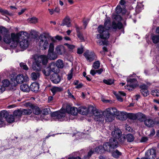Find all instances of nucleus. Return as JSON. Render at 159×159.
Segmentation results:
<instances>
[{
    "instance_id": "nucleus-36",
    "label": "nucleus",
    "mask_w": 159,
    "mask_h": 159,
    "mask_svg": "<svg viewBox=\"0 0 159 159\" xmlns=\"http://www.w3.org/2000/svg\"><path fill=\"white\" fill-rule=\"evenodd\" d=\"M57 68H62L64 66V63L63 61L62 60L58 59L56 63Z\"/></svg>"
},
{
    "instance_id": "nucleus-56",
    "label": "nucleus",
    "mask_w": 159,
    "mask_h": 159,
    "mask_svg": "<svg viewBox=\"0 0 159 159\" xmlns=\"http://www.w3.org/2000/svg\"><path fill=\"white\" fill-rule=\"evenodd\" d=\"M20 67L25 70H29V68L26 64H25L23 63H21L20 64Z\"/></svg>"
},
{
    "instance_id": "nucleus-6",
    "label": "nucleus",
    "mask_w": 159,
    "mask_h": 159,
    "mask_svg": "<svg viewBox=\"0 0 159 159\" xmlns=\"http://www.w3.org/2000/svg\"><path fill=\"white\" fill-rule=\"evenodd\" d=\"M10 78L12 82H15L16 81L17 83L18 84H22L24 82L27 81L28 80V79L25 78L23 74H20L16 76L15 73H13L11 74Z\"/></svg>"
},
{
    "instance_id": "nucleus-52",
    "label": "nucleus",
    "mask_w": 159,
    "mask_h": 159,
    "mask_svg": "<svg viewBox=\"0 0 159 159\" xmlns=\"http://www.w3.org/2000/svg\"><path fill=\"white\" fill-rule=\"evenodd\" d=\"M144 97H147L149 94V92L148 89L140 91Z\"/></svg>"
},
{
    "instance_id": "nucleus-14",
    "label": "nucleus",
    "mask_w": 159,
    "mask_h": 159,
    "mask_svg": "<svg viewBox=\"0 0 159 159\" xmlns=\"http://www.w3.org/2000/svg\"><path fill=\"white\" fill-rule=\"evenodd\" d=\"M2 83V85L0 86V92L1 93H2L3 91L5 90V87H8L11 85L12 84V83L11 84L9 80L7 79L3 80Z\"/></svg>"
},
{
    "instance_id": "nucleus-16",
    "label": "nucleus",
    "mask_w": 159,
    "mask_h": 159,
    "mask_svg": "<svg viewBox=\"0 0 159 159\" xmlns=\"http://www.w3.org/2000/svg\"><path fill=\"white\" fill-rule=\"evenodd\" d=\"M83 55L87 60L90 62L93 61L95 59V54L94 52H91L89 53L86 52L84 53Z\"/></svg>"
},
{
    "instance_id": "nucleus-45",
    "label": "nucleus",
    "mask_w": 159,
    "mask_h": 159,
    "mask_svg": "<svg viewBox=\"0 0 159 159\" xmlns=\"http://www.w3.org/2000/svg\"><path fill=\"white\" fill-rule=\"evenodd\" d=\"M22 115H29L32 113V110L30 109H24L22 110Z\"/></svg>"
},
{
    "instance_id": "nucleus-42",
    "label": "nucleus",
    "mask_w": 159,
    "mask_h": 159,
    "mask_svg": "<svg viewBox=\"0 0 159 159\" xmlns=\"http://www.w3.org/2000/svg\"><path fill=\"white\" fill-rule=\"evenodd\" d=\"M7 122L9 123H11L15 121V118L13 115H9L6 119Z\"/></svg>"
},
{
    "instance_id": "nucleus-26",
    "label": "nucleus",
    "mask_w": 159,
    "mask_h": 159,
    "mask_svg": "<svg viewBox=\"0 0 159 159\" xmlns=\"http://www.w3.org/2000/svg\"><path fill=\"white\" fill-rule=\"evenodd\" d=\"M111 19L110 17H108L107 19L105 20L104 23V27L105 29L107 30H110L111 28Z\"/></svg>"
},
{
    "instance_id": "nucleus-20",
    "label": "nucleus",
    "mask_w": 159,
    "mask_h": 159,
    "mask_svg": "<svg viewBox=\"0 0 159 159\" xmlns=\"http://www.w3.org/2000/svg\"><path fill=\"white\" fill-rule=\"evenodd\" d=\"M39 88V84L36 82H33L31 84L30 86V90L33 92H37Z\"/></svg>"
},
{
    "instance_id": "nucleus-5",
    "label": "nucleus",
    "mask_w": 159,
    "mask_h": 159,
    "mask_svg": "<svg viewBox=\"0 0 159 159\" xmlns=\"http://www.w3.org/2000/svg\"><path fill=\"white\" fill-rule=\"evenodd\" d=\"M40 41L39 42V46L40 49L43 50H46L49 47V39L45 35H41L39 37Z\"/></svg>"
},
{
    "instance_id": "nucleus-47",
    "label": "nucleus",
    "mask_w": 159,
    "mask_h": 159,
    "mask_svg": "<svg viewBox=\"0 0 159 159\" xmlns=\"http://www.w3.org/2000/svg\"><path fill=\"white\" fill-rule=\"evenodd\" d=\"M151 94L154 96H159V90L153 89L151 91Z\"/></svg>"
},
{
    "instance_id": "nucleus-22",
    "label": "nucleus",
    "mask_w": 159,
    "mask_h": 159,
    "mask_svg": "<svg viewBox=\"0 0 159 159\" xmlns=\"http://www.w3.org/2000/svg\"><path fill=\"white\" fill-rule=\"evenodd\" d=\"M102 147L104 151H105L109 152H110L111 151L113 150L111 146L108 142L105 143L102 146Z\"/></svg>"
},
{
    "instance_id": "nucleus-49",
    "label": "nucleus",
    "mask_w": 159,
    "mask_h": 159,
    "mask_svg": "<svg viewBox=\"0 0 159 159\" xmlns=\"http://www.w3.org/2000/svg\"><path fill=\"white\" fill-rule=\"evenodd\" d=\"M49 48L48 51V52H54V46L53 43L52 42L49 44Z\"/></svg>"
},
{
    "instance_id": "nucleus-21",
    "label": "nucleus",
    "mask_w": 159,
    "mask_h": 159,
    "mask_svg": "<svg viewBox=\"0 0 159 159\" xmlns=\"http://www.w3.org/2000/svg\"><path fill=\"white\" fill-rule=\"evenodd\" d=\"M47 57V60L48 61V59L50 60H54L57 57V55L56 53L54 52H48L47 55H45Z\"/></svg>"
},
{
    "instance_id": "nucleus-10",
    "label": "nucleus",
    "mask_w": 159,
    "mask_h": 159,
    "mask_svg": "<svg viewBox=\"0 0 159 159\" xmlns=\"http://www.w3.org/2000/svg\"><path fill=\"white\" fill-rule=\"evenodd\" d=\"M126 81L128 83H130V84H127V89L129 90H130V88H131V90L134 89L135 88H136L137 86L138 82L137 80L135 78H127Z\"/></svg>"
},
{
    "instance_id": "nucleus-61",
    "label": "nucleus",
    "mask_w": 159,
    "mask_h": 159,
    "mask_svg": "<svg viewBox=\"0 0 159 159\" xmlns=\"http://www.w3.org/2000/svg\"><path fill=\"white\" fill-rule=\"evenodd\" d=\"M140 88L141 89L140 91L144 90V89H148V86L145 84H143L140 86Z\"/></svg>"
},
{
    "instance_id": "nucleus-59",
    "label": "nucleus",
    "mask_w": 159,
    "mask_h": 159,
    "mask_svg": "<svg viewBox=\"0 0 159 159\" xmlns=\"http://www.w3.org/2000/svg\"><path fill=\"white\" fill-rule=\"evenodd\" d=\"M122 11V8L120 6H117L116 8V12L117 14L120 13Z\"/></svg>"
},
{
    "instance_id": "nucleus-8",
    "label": "nucleus",
    "mask_w": 159,
    "mask_h": 159,
    "mask_svg": "<svg viewBox=\"0 0 159 159\" xmlns=\"http://www.w3.org/2000/svg\"><path fill=\"white\" fill-rule=\"evenodd\" d=\"M91 108V112L95 116L94 119L95 120L99 122L103 121L104 118L103 117L104 116L103 113L102 114H100L98 110L95 109L94 107H92Z\"/></svg>"
},
{
    "instance_id": "nucleus-48",
    "label": "nucleus",
    "mask_w": 159,
    "mask_h": 159,
    "mask_svg": "<svg viewBox=\"0 0 159 159\" xmlns=\"http://www.w3.org/2000/svg\"><path fill=\"white\" fill-rule=\"evenodd\" d=\"M93 67L95 69H98L100 66V63L99 61H96L94 62L93 65Z\"/></svg>"
},
{
    "instance_id": "nucleus-33",
    "label": "nucleus",
    "mask_w": 159,
    "mask_h": 159,
    "mask_svg": "<svg viewBox=\"0 0 159 159\" xmlns=\"http://www.w3.org/2000/svg\"><path fill=\"white\" fill-rule=\"evenodd\" d=\"M32 111L33 113L36 115H38L41 114L42 112V110L38 106L34 105V107L32 108Z\"/></svg>"
},
{
    "instance_id": "nucleus-9",
    "label": "nucleus",
    "mask_w": 159,
    "mask_h": 159,
    "mask_svg": "<svg viewBox=\"0 0 159 159\" xmlns=\"http://www.w3.org/2000/svg\"><path fill=\"white\" fill-rule=\"evenodd\" d=\"M104 116L107 121L111 122L114 120L115 117L114 115L112 113L109 108L106 109V110L103 112Z\"/></svg>"
},
{
    "instance_id": "nucleus-4",
    "label": "nucleus",
    "mask_w": 159,
    "mask_h": 159,
    "mask_svg": "<svg viewBox=\"0 0 159 159\" xmlns=\"http://www.w3.org/2000/svg\"><path fill=\"white\" fill-rule=\"evenodd\" d=\"M122 132L118 128H115L111 132V135L114 138L117 139L121 143H123L126 140V135L122 134Z\"/></svg>"
},
{
    "instance_id": "nucleus-2",
    "label": "nucleus",
    "mask_w": 159,
    "mask_h": 159,
    "mask_svg": "<svg viewBox=\"0 0 159 159\" xmlns=\"http://www.w3.org/2000/svg\"><path fill=\"white\" fill-rule=\"evenodd\" d=\"M71 107L69 105H67L66 109L62 108L60 111L52 112L51 114L52 117H56V118L60 121H61L66 116V112L70 114L71 113Z\"/></svg>"
},
{
    "instance_id": "nucleus-1",
    "label": "nucleus",
    "mask_w": 159,
    "mask_h": 159,
    "mask_svg": "<svg viewBox=\"0 0 159 159\" xmlns=\"http://www.w3.org/2000/svg\"><path fill=\"white\" fill-rule=\"evenodd\" d=\"M47 58L45 55H41L37 58H35L32 64L33 69L38 71L41 70L42 65L45 66L48 63Z\"/></svg>"
},
{
    "instance_id": "nucleus-12",
    "label": "nucleus",
    "mask_w": 159,
    "mask_h": 159,
    "mask_svg": "<svg viewBox=\"0 0 159 159\" xmlns=\"http://www.w3.org/2000/svg\"><path fill=\"white\" fill-rule=\"evenodd\" d=\"M29 45V43L27 36L26 38H23L22 40L20 42V46L22 49H26L28 47Z\"/></svg>"
},
{
    "instance_id": "nucleus-29",
    "label": "nucleus",
    "mask_w": 159,
    "mask_h": 159,
    "mask_svg": "<svg viewBox=\"0 0 159 159\" xmlns=\"http://www.w3.org/2000/svg\"><path fill=\"white\" fill-rule=\"evenodd\" d=\"M76 31L77 32V36L78 38L80 40L81 42H84L85 40L83 34L81 33L80 29L78 27L76 28Z\"/></svg>"
},
{
    "instance_id": "nucleus-54",
    "label": "nucleus",
    "mask_w": 159,
    "mask_h": 159,
    "mask_svg": "<svg viewBox=\"0 0 159 159\" xmlns=\"http://www.w3.org/2000/svg\"><path fill=\"white\" fill-rule=\"evenodd\" d=\"M151 155L152 156V159H154L156 156V151L155 149H150Z\"/></svg>"
},
{
    "instance_id": "nucleus-31",
    "label": "nucleus",
    "mask_w": 159,
    "mask_h": 159,
    "mask_svg": "<svg viewBox=\"0 0 159 159\" xmlns=\"http://www.w3.org/2000/svg\"><path fill=\"white\" fill-rule=\"evenodd\" d=\"M20 36H21V34L20 33H19L16 34H15L14 33H11V41L13 42L16 41Z\"/></svg>"
},
{
    "instance_id": "nucleus-11",
    "label": "nucleus",
    "mask_w": 159,
    "mask_h": 159,
    "mask_svg": "<svg viewBox=\"0 0 159 159\" xmlns=\"http://www.w3.org/2000/svg\"><path fill=\"white\" fill-rule=\"evenodd\" d=\"M50 80L53 83L57 84L61 80L62 77L57 73L52 74L50 76Z\"/></svg>"
},
{
    "instance_id": "nucleus-28",
    "label": "nucleus",
    "mask_w": 159,
    "mask_h": 159,
    "mask_svg": "<svg viewBox=\"0 0 159 159\" xmlns=\"http://www.w3.org/2000/svg\"><path fill=\"white\" fill-rule=\"evenodd\" d=\"M137 119L140 122H143L146 119V116L143 113L139 112L136 114Z\"/></svg>"
},
{
    "instance_id": "nucleus-35",
    "label": "nucleus",
    "mask_w": 159,
    "mask_h": 159,
    "mask_svg": "<svg viewBox=\"0 0 159 159\" xmlns=\"http://www.w3.org/2000/svg\"><path fill=\"white\" fill-rule=\"evenodd\" d=\"M151 39L154 43H157L159 42V35H153L152 36Z\"/></svg>"
},
{
    "instance_id": "nucleus-27",
    "label": "nucleus",
    "mask_w": 159,
    "mask_h": 159,
    "mask_svg": "<svg viewBox=\"0 0 159 159\" xmlns=\"http://www.w3.org/2000/svg\"><path fill=\"white\" fill-rule=\"evenodd\" d=\"M50 90L52 92L53 95H54L57 92H62L63 90V89L61 87L54 86L50 89Z\"/></svg>"
},
{
    "instance_id": "nucleus-38",
    "label": "nucleus",
    "mask_w": 159,
    "mask_h": 159,
    "mask_svg": "<svg viewBox=\"0 0 159 159\" xmlns=\"http://www.w3.org/2000/svg\"><path fill=\"white\" fill-rule=\"evenodd\" d=\"M127 139V142H131L134 140V138L133 134H127L126 135V139Z\"/></svg>"
},
{
    "instance_id": "nucleus-23",
    "label": "nucleus",
    "mask_w": 159,
    "mask_h": 159,
    "mask_svg": "<svg viewBox=\"0 0 159 159\" xmlns=\"http://www.w3.org/2000/svg\"><path fill=\"white\" fill-rule=\"evenodd\" d=\"M144 124L148 127H153L155 124V121L150 119H146L144 121Z\"/></svg>"
},
{
    "instance_id": "nucleus-18",
    "label": "nucleus",
    "mask_w": 159,
    "mask_h": 159,
    "mask_svg": "<svg viewBox=\"0 0 159 159\" xmlns=\"http://www.w3.org/2000/svg\"><path fill=\"white\" fill-rule=\"evenodd\" d=\"M61 26L66 25L67 27H70L71 26L70 19L69 16H67L62 20Z\"/></svg>"
},
{
    "instance_id": "nucleus-64",
    "label": "nucleus",
    "mask_w": 159,
    "mask_h": 159,
    "mask_svg": "<svg viewBox=\"0 0 159 159\" xmlns=\"http://www.w3.org/2000/svg\"><path fill=\"white\" fill-rule=\"evenodd\" d=\"M155 134V131L154 129H152L151 131V133L149 135L150 137L153 136Z\"/></svg>"
},
{
    "instance_id": "nucleus-43",
    "label": "nucleus",
    "mask_w": 159,
    "mask_h": 159,
    "mask_svg": "<svg viewBox=\"0 0 159 159\" xmlns=\"http://www.w3.org/2000/svg\"><path fill=\"white\" fill-rule=\"evenodd\" d=\"M40 76V74L39 72H32L31 74V77L33 80H36L38 77Z\"/></svg>"
},
{
    "instance_id": "nucleus-53",
    "label": "nucleus",
    "mask_w": 159,
    "mask_h": 159,
    "mask_svg": "<svg viewBox=\"0 0 159 159\" xmlns=\"http://www.w3.org/2000/svg\"><path fill=\"white\" fill-rule=\"evenodd\" d=\"M111 111H112V113L115 116H117L119 115L120 111H117V109L116 108H112Z\"/></svg>"
},
{
    "instance_id": "nucleus-32",
    "label": "nucleus",
    "mask_w": 159,
    "mask_h": 159,
    "mask_svg": "<svg viewBox=\"0 0 159 159\" xmlns=\"http://www.w3.org/2000/svg\"><path fill=\"white\" fill-rule=\"evenodd\" d=\"M112 156L116 158H118L121 155L122 153L119 151L117 149H116L115 151H111Z\"/></svg>"
},
{
    "instance_id": "nucleus-40",
    "label": "nucleus",
    "mask_w": 159,
    "mask_h": 159,
    "mask_svg": "<svg viewBox=\"0 0 159 159\" xmlns=\"http://www.w3.org/2000/svg\"><path fill=\"white\" fill-rule=\"evenodd\" d=\"M94 152L97 153L101 154L103 152L104 150L102 146H99L94 148Z\"/></svg>"
},
{
    "instance_id": "nucleus-60",
    "label": "nucleus",
    "mask_w": 159,
    "mask_h": 159,
    "mask_svg": "<svg viewBox=\"0 0 159 159\" xmlns=\"http://www.w3.org/2000/svg\"><path fill=\"white\" fill-rule=\"evenodd\" d=\"M25 105L27 107H29L31 109L34 107V105L29 102H26Z\"/></svg>"
},
{
    "instance_id": "nucleus-51",
    "label": "nucleus",
    "mask_w": 159,
    "mask_h": 159,
    "mask_svg": "<svg viewBox=\"0 0 159 159\" xmlns=\"http://www.w3.org/2000/svg\"><path fill=\"white\" fill-rule=\"evenodd\" d=\"M50 109L49 108H46L43 109L42 111V114L44 115H47L49 114V112L50 111Z\"/></svg>"
},
{
    "instance_id": "nucleus-37",
    "label": "nucleus",
    "mask_w": 159,
    "mask_h": 159,
    "mask_svg": "<svg viewBox=\"0 0 159 159\" xmlns=\"http://www.w3.org/2000/svg\"><path fill=\"white\" fill-rule=\"evenodd\" d=\"M8 115V113L5 111L3 110L0 112V116L1 117V120H3V118H4L6 119Z\"/></svg>"
},
{
    "instance_id": "nucleus-58",
    "label": "nucleus",
    "mask_w": 159,
    "mask_h": 159,
    "mask_svg": "<svg viewBox=\"0 0 159 159\" xmlns=\"http://www.w3.org/2000/svg\"><path fill=\"white\" fill-rule=\"evenodd\" d=\"M114 94L115 95L118 101L120 102H122L123 101V98L119 94L117 93H114Z\"/></svg>"
},
{
    "instance_id": "nucleus-44",
    "label": "nucleus",
    "mask_w": 159,
    "mask_h": 159,
    "mask_svg": "<svg viewBox=\"0 0 159 159\" xmlns=\"http://www.w3.org/2000/svg\"><path fill=\"white\" fill-rule=\"evenodd\" d=\"M0 13L2 15L5 16L6 15H8L10 16L12 15L11 13H10L7 10H4L2 8H0Z\"/></svg>"
},
{
    "instance_id": "nucleus-15",
    "label": "nucleus",
    "mask_w": 159,
    "mask_h": 159,
    "mask_svg": "<svg viewBox=\"0 0 159 159\" xmlns=\"http://www.w3.org/2000/svg\"><path fill=\"white\" fill-rule=\"evenodd\" d=\"M55 50L57 54L60 55L64 54L66 52L65 47L62 45L57 46Z\"/></svg>"
},
{
    "instance_id": "nucleus-50",
    "label": "nucleus",
    "mask_w": 159,
    "mask_h": 159,
    "mask_svg": "<svg viewBox=\"0 0 159 159\" xmlns=\"http://www.w3.org/2000/svg\"><path fill=\"white\" fill-rule=\"evenodd\" d=\"M103 82L106 84L111 85L114 82L111 79H110L108 80H104Z\"/></svg>"
},
{
    "instance_id": "nucleus-24",
    "label": "nucleus",
    "mask_w": 159,
    "mask_h": 159,
    "mask_svg": "<svg viewBox=\"0 0 159 159\" xmlns=\"http://www.w3.org/2000/svg\"><path fill=\"white\" fill-rule=\"evenodd\" d=\"M117 116L118 118L121 120H125L127 119V113L125 112H120Z\"/></svg>"
},
{
    "instance_id": "nucleus-25",
    "label": "nucleus",
    "mask_w": 159,
    "mask_h": 159,
    "mask_svg": "<svg viewBox=\"0 0 159 159\" xmlns=\"http://www.w3.org/2000/svg\"><path fill=\"white\" fill-rule=\"evenodd\" d=\"M52 72L57 73L58 69L55 62L51 63L48 66Z\"/></svg>"
},
{
    "instance_id": "nucleus-57",
    "label": "nucleus",
    "mask_w": 159,
    "mask_h": 159,
    "mask_svg": "<svg viewBox=\"0 0 159 159\" xmlns=\"http://www.w3.org/2000/svg\"><path fill=\"white\" fill-rule=\"evenodd\" d=\"M114 19L119 22L121 21L122 18L119 15H116L114 16Z\"/></svg>"
},
{
    "instance_id": "nucleus-39",
    "label": "nucleus",
    "mask_w": 159,
    "mask_h": 159,
    "mask_svg": "<svg viewBox=\"0 0 159 159\" xmlns=\"http://www.w3.org/2000/svg\"><path fill=\"white\" fill-rule=\"evenodd\" d=\"M42 72L44 75L47 76H49L52 72L48 66L45 69L43 70Z\"/></svg>"
},
{
    "instance_id": "nucleus-34",
    "label": "nucleus",
    "mask_w": 159,
    "mask_h": 159,
    "mask_svg": "<svg viewBox=\"0 0 159 159\" xmlns=\"http://www.w3.org/2000/svg\"><path fill=\"white\" fill-rule=\"evenodd\" d=\"M22 115V111L19 109L15 110L13 113V115L14 117H18L19 118Z\"/></svg>"
},
{
    "instance_id": "nucleus-63",
    "label": "nucleus",
    "mask_w": 159,
    "mask_h": 159,
    "mask_svg": "<svg viewBox=\"0 0 159 159\" xmlns=\"http://www.w3.org/2000/svg\"><path fill=\"white\" fill-rule=\"evenodd\" d=\"M148 138L147 137H143L141 138L140 140V142L141 143L146 142L148 140Z\"/></svg>"
},
{
    "instance_id": "nucleus-62",
    "label": "nucleus",
    "mask_w": 159,
    "mask_h": 159,
    "mask_svg": "<svg viewBox=\"0 0 159 159\" xmlns=\"http://www.w3.org/2000/svg\"><path fill=\"white\" fill-rule=\"evenodd\" d=\"M84 51V50L82 48H79L77 50V53L79 54H82Z\"/></svg>"
},
{
    "instance_id": "nucleus-3",
    "label": "nucleus",
    "mask_w": 159,
    "mask_h": 159,
    "mask_svg": "<svg viewBox=\"0 0 159 159\" xmlns=\"http://www.w3.org/2000/svg\"><path fill=\"white\" fill-rule=\"evenodd\" d=\"M0 33L3 35V40L5 43L9 44L11 43V39L10 36L9 31L7 28L3 26H0Z\"/></svg>"
},
{
    "instance_id": "nucleus-13",
    "label": "nucleus",
    "mask_w": 159,
    "mask_h": 159,
    "mask_svg": "<svg viewBox=\"0 0 159 159\" xmlns=\"http://www.w3.org/2000/svg\"><path fill=\"white\" fill-rule=\"evenodd\" d=\"M93 106L88 109L86 107L84 106L80 107H79L77 110L78 112L83 115H86L88 114L89 111L92 110V107Z\"/></svg>"
},
{
    "instance_id": "nucleus-7",
    "label": "nucleus",
    "mask_w": 159,
    "mask_h": 159,
    "mask_svg": "<svg viewBox=\"0 0 159 159\" xmlns=\"http://www.w3.org/2000/svg\"><path fill=\"white\" fill-rule=\"evenodd\" d=\"M104 27L102 25H100L98 26V31L100 34H98L97 36L98 39L101 38L103 39H107L109 38L110 34L108 32H105H105Z\"/></svg>"
},
{
    "instance_id": "nucleus-30",
    "label": "nucleus",
    "mask_w": 159,
    "mask_h": 159,
    "mask_svg": "<svg viewBox=\"0 0 159 159\" xmlns=\"http://www.w3.org/2000/svg\"><path fill=\"white\" fill-rule=\"evenodd\" d=\"M20 89L22 91L29 92L30 91V87L27 84H23L20 85Z\"/></svg>"
},
{
    "instance_id": "nucleus-55",
    "label": "nucleus",
    "mask_w": 159,
    "mask_h": 159,
    "mask_svg": "<svg viewBox=\"0 0 159 159\" xmlns=\"http://www.w3.org/2000/svg\"><path fill=\"white\" fill-rule=\"evenodd\" d=\"M29 21L30 23H36L38 22V19L36 17H32L30 19Z\"/></svg>"
},
{
    "instance_id": "nucleus-17",
    "label": "nucleus",
    "mask_w": 159,
    "mask_h": 159,
    "mask_svg": "<svg viewBox=\"0 0 159 159\" xmlns=\"http://www.w3.org/2000/svg\"><path fill=\"white\" fill-rule=\"evenodd\" d=\"M108 142H109L113 150L116 149L118 147V142L116 139L111 138Z\"/></svg>"
},
{
    "instance_id": "nucleus-19",
    "label": "nucleus",
    "mask_w": 159,
    "mask_h": 159,
    "mask_svg": "<svg viewBox=\"0 0 159 159\" xmlns=\"http://www.w3.org/2000/svg\"><path fill=\"white\" fill-rule=\"evenodd\" d=\"M112 27L113 29L115 30L117 29L120 30L123 28V25L121 22H119L116 23L115 21H113L112 22Z\"/></svg>"
},
{
    "instance_id": "nucleus-41",
    "label": "nucleus",
    "mask_w": 159,
    "mask_h": 159,
    "mask_svg": "<svg viewBox=\"0 0 159 159\" xmlns=\"http://www.w3.org/2000/svg\"><path fill=\"white\" fill-rule=\"evenodd\" d=\"M132 120H136L137 119L136 114L132 113H127V118Z\"/></svg>"
},
{
    "instance_id": "nucleus-46",
    "label": "nucleus",
    "mask_w": 159,
    "mask_h": 159,
    "mask_svg": "<svg viewBox=\"0 0 159 159\" xmlns=\"http://www.w3.org/2000/svg\"><path fill=\"white\" fill-rule=\"evenodd\" d=\"M94 152V151L90 149L88 152L87 155L84 156L85 159H89Z\"/></svg>"
}]
</instances>
